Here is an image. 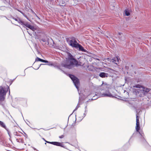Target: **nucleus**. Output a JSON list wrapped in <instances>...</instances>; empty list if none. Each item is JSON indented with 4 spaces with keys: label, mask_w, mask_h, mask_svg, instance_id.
<instances>
[{
    "label": "nucleus",
    "mask_w": 151,
    "mask_h": 151,
    "mask_svg": "<svg viewBox=\"0 0 151 151\" xmlns=\"http://www.w3.org/2000/svg\"><path fill=\"white\" fill-rule=\"evenodd\" d=\"M69 76L73 81L75 86L78 89V86L80 84L78 79L72 75L69 74Z\"/></svg>",
    "instance_id": "6"
},
{
    "label": "nucleus",
    "mask_w": 151,
    "mask_h": 151,
    "mask_svg": "<svg viewBox=\"0 0 151 151\" xmlns=\"http://www.w3.org/2000/svg\"><path fill=\"white\" fill-rule=\"evenodd\" d=\"M41 41H42V42H46V40H45V39H42L41 40H40V42H41Z\"/></svg>",
    "instance_id": "24"
},
{
    "label": "nucleus",
    "mask_w": 151,
    "mask_h": 151,
    "mask_svg": "<svg viewBox=\"0 0 151 151\" xmlns=\"http://www.w3.org/2000/svg\"><path fill=\"white\" fill-rule=\"evenodd\" d=\"M78 108V106H77L76 108H75V109L73 110V112L74 111H76V110H77Z\"/></svg>",
    "instance_id": "27"
},
{
    "label": "nucleus",
    "mask_w": 151,
    "mask_h": 151,
    "mask_svg": "<svg viewBox=\"0 0 151 151\" xmlns=\"http://www.w3.org/2000/svg\"><path fill=\"white\" fill-rule=\"evenodd\" d=\"M12 19L15 20L17 22L21 24L22 25H24L25 24V22H24V21H22L19 18H15L14 17H13Z\"/></svg>",
    "instance_id": "9"
},
{
    "label": "nucleus",
    "mask_w": 151,
    "mask_h": 151,
    "mask_svg": "<svg viewBox=\"0 0 151 151\" xmlns=\"http://www.w3.org/2000/svg\"><path fill=\"white\" fill-rule=\"evenodd\" d=\"M51 144L53 145H56L57 146H60L62 147H64V145L63 144L60 142H51Z\"/></svg>",
    "instance_id": "10"
},
{
    "label": "nucleus",
    "mask_w": 151,
    "mask_h": 151,
    "mask_svg": "<svg viewBox=\"0 0 151 151\" xmlns=\"http://www.w3.org/2000/svg\"><path fill=\"white\" fill-rule=\"evenodd\" d=\"M0 126L2 127L5 129H6V127L5 125V124L3 122L1 121H0Z\"/></svg>",
    "instance_id": "16"
},
{
    "label": "nucleus",
    "mask_w": 151,
    "mask_h": 151,
    "mask_svg": "<svg viewBox=\"0 0 151 151\" xmlns=\"http://www.w3.org/2000/svg\"><path fill=\"white\" fill-rule=\"evenodd\" d=\"M7 90L2 86H0V104H1L2 101H3L5 99L7 91L9 90V94L10 93V90L9 86H7Z\"/></svg>",
    "instance_id": "3"
},
{
    "label": "nucleus",
    "mask_w": 151,
    "mask_h": 151,
    "mask_svg": "<svg viewBox=\"0 0 151 151\" xmlns=\"http://www.w3.org/2000/svg\"><path fill=\"white\" fill-rule=\"evenodd\" d=\"M47 65L46 64H41L40 65Z\"/></svg>",
    "instance_id": "31"
},
{
    "label": "nucleus",
    "mask_w": 151,
    "mask_h": 151,
    "mask_svg": "<svg viewBox=\"0 0 151 151\" xmlns=\"http://www.w3.org/2000/svg\"><path fill=\"white\" fill-rule=\"evenodd\" d=\"M50 65H52V64H50Z\"/></svg>",
    "instance_id": "35"
},
{
    "label": "nucleus",
    "mask_w": 151,
    "mask_h": 151,
    "mask_svg": "<svg viewBox=\"0 0 151 151\" xmlns=\"http://www.w3.org/2000/svg\"><path fill=\"white\" fill-rule=\"evenodd\" d=\"M77 48H78L80 50L84 52H86V50L84 49L83 47L80 45L78 44Z\"/></svg>",
    "instance_id": "12"
},
{
    "label": "nucleus",
    "mask_w": 151,
    "mask_h": 151,
    "mask_svg": "<svg viewBox=\"0 0 151 151\" xmlns=\"http://www.w3.org/2000/svg\"><path fill=\"white\" fill-rule=\"evenodd\" d=\"M27 29V30H28V29L27 28V29Z\"/></svg>",
    "instance_id": "36"
},
{
    "label": "nucleus",
    "mask_w": 151,
    "mask_h": 151,
    "mask_svg": "<svg viewBox=\"0 0 151 151\" xmlns=\"http://www.w3.org/2000/svg\"><path fill=\"white\" fill-rule=\"evenodd\" d=\"M40 66H40L39 67H38V68L37 69H38L39 68Z\"/></svg>",
    "instance_id": "34"
},
{
    "label": "nucleus",
    "mask_w": 151,
    "mask_h": 151,
    "mask_svg": "<svg viewBox=\"0 0 151 151\" xmlns=\"http://www.w3.org/2000/svg\"><path fill=\"white\" fill-rule=\"evenodd\" d=\"M64 137V135H61L59 137V138H60L61 139V138Z\"/></svg>",
    "instance_id": "26"
},
{
    "label": "nucleus",
    "mask_w": 151,
    "mask_h": 151,
    "mask_svg": "<svg viewBox=\"0 0 151 151\" xmlns=\"http://www.w3.org/2000/svg\"><path fill=\"white\" fill-rule=\"evenodd\" d=\"M46 142L48 143L51 144V143H52L51 142H48V141H46Z\"/></svg>",
    "instance_id": "28"
},
{
    "label": "nucleus",
    "mask_w": 151,
    "mask_h": 151,
    "mask_svg": "<svg viewBox=\"0 0 151 151\" xmlns=\"http://www.w3.org/2000/svg\"><path fill=\"white\" fill-rule=\"evenodd\" d=\"M24 26L28 28L33 31H34L36 30V28H35L34 26L29 24L28 22H26Z\"/></svg>",
    "instance_id": "8"
},
{
    "label": "nucleus",
    "mask_w": 151,
    "mask_h": 151,
    "mask_svg": "<svg viewBox=\"0 0 151 151\" xmlns=\"http://www.w3.org/2000/svg\"><path fill=\"white\" fill-rule=\"evenodd\" d=\"M124 13L125 15L127 16H128L130 15V12L128 9H126L124 11Z\"/></svg>",
    "instance_id": "18"
},
{
    "label": "nucleus",
    "mask_w": 151,
    "mask_h": 151,
    "mask_svg": "<svg viewBox=\"0 0 151 151\" xmlns=\"http://www.w3.org/2000/svg\"><path fill=\"white\" fill-rule=\"evenodd\" d=\"M25 17H26L28 20H29V19L28 18V17H27V16L25 15L24 13L22 14Z\"/></svg>",
    "instance_id": "23"
},
{
    "label": "nucleus",
    "mask_w": 151,
    "mask_h": 151,
    "mask_svg": "<svg viewBox=\"0 0 151 151\" xmlns=\"http://www.w3.org/2000/svg\"><path fill=\"white\" fill-rule=\"evenodd\" d=\"M142 90L144 91L145 95L147 93L150 91L149 89L147 88L142 87Z\"/></svg>",
    "instance_id": "15"
},
{
    "label": "nucleus",
    "mask_w": 151,
    "mask_h": 151,
    "mask_svg": "<svg viewBox=\"0 0 151 151\" xmlns=\"http://www.w3.org/2000/svg\"><path fill=\"white\" fill-rule=\"evenodd\" d=\"M109 85L106 83H102L101 86L103 88H105V92H102L101 93V94L99 95V96L101 97H111L112 96V94L110 93L109 90L108 89Z\"/></svg>",
    "instance_id": "2"
},
{
    "label": "nucleus",
    "mask_w": 151,
    "mask_h": 151,
    "mask_svg": "<svg viewBox=\"0 0 151 151\" xmlns=\"http://www.w3.org/2000/svg\"><path fill=\"white\" fill-rule=\"evenodd\" d=\"M133 87H134V88H142V86H140V85H139V84L135 85H134V86H133Z\"/></svg>",
    "instance_id": "20"
},
{
    "label": "nucleus",
    "mask_w": 151,
    "mask_h": 151,
    "mask_svg": "<svg viewBox=\"0 0 151 151\" xmlns=\"http://www.w3.org/2000/svg\"><path fill=\"white\" fill-rule=\"evenodd\" d=\"M150 1H151V0H150Z\"/></svg>",
    "instance_id": "37"
},
{
    "label": "nucleus",
    "mask_w": 151,
    "mask_h": 151,
    "mask_svg": "<svg viewBox=\"0 0 151 151\" xmlns=\"http://www.w3.org/2000/svg\"><path fill=\"white\" fill-rule=\"evenodd\" d=\"M20 12L22 13V14H23L24 13L22 12V11H21V12Z\"/></svg>",
    "instance_id": "30"
},
{
    "label": "nucleus",
    "mask_w": 151,
    "mask_h": 151,
    "mask_svg": "<svg viewBox=\"0 0 151 151\" xmlns=\"http://www.w3.org/2000/svg\"><path fill=\"white\" fill-rule=\"evenodd\" d=\"M119 59L118 57H116L115 58H114L112 59L113 62H114L116 64H117V63L119 62Z\"/></svg>",
    "instance_id": "14"
},
{
    "label": "nucleus",
    "mask_w": 151,
    "mask_h": 151,
    "mask_svg": "<svg viewBox=\"0 0 151 151\" xmlns=\"http://www.w3.org/2000/svg\"><path fill=\"white\" fill-rule=\"evenodd\" d=\"M69 45L72 47L76 48H77L78 44L75 38L73 37H72L66 39Z\"/></svg>",
    "instance_id": "5"
},
{
    "label": "nucleus",
    "mask_w": 151,
    "mask_h": 151,
    "mask_svg": "<svg viewBox=\"0 0 151 151\" xmlns=\"http://www.w3.org/2000/svg\"><path fill=\"white\" fill-rule=\"evenodd\" d=\"M5 7H1L0 8V9L1 10H4L5 9Z\"/></svg>",
    "instance_id": "25"
},
{
    "label": "nucleus",
    "mask_w": 151,
    "mask_h": 151,
    "mask_svg": "<svg viewBox=\"0 0 151 151\" xmlns=\"http://www.w3.org/2000/svg\"><path fill=\"white\" fill-rule=\"evenodd\" d=\"M85 113L83 114V116H82L81 117L82 119H83L86 115V113L87 111V106H86L85 107Z\"/></svg>",
    "instance_id": "17"
},
{
    "label": "nucleus",
    "mask_w": 151,
    "mask_h": 151,
    "mask_svg": "<svg viewBox=\"0 0 151 151\" xmlns=\"http://www.w3.org/2000/svg\"><path fill=\"white\" fill-rule=\"evenodd\" d=\"M14 134L15 135L17 136H19V134L18 132H14Z\"/></svg>",
    "instance_id": "22"
},
{
    "label": "nucleus",
    "mask_w": 151,
    "mask_h": 151,
    "mask_svg": "<svg viewBox=\"0 0 151 151\" xmlns=\"http://www.w3.org/2000/svg\"><path fill=\"white\" fill-rule=\"evenodd\" d=\"M43 140H44L45 142H46V140H45V139L44 138H43Z\"/></svg>",
    "instance_id": "33"
},
{
    "label": "nucleus",
    "mask_w": 151,
    "mask_h": 151,
    "mask_svg": "<svg viewBox=\"0 0 151 151\" xmlns=\"http://www.w3.org/2000/svg\"><path fill=\"white\" fill-rule=\"evenodd\" d=\"M136 95L139 97L143 96L145 95L144 91L142 89H138L135 90Z\"/></svg>",
    "instance_id": "7"
},
{
    "label": "nucleus",
    "mask_w": 151,
    "mask_h": 151,
    "mask_svg": "<svg viewBox=\"0 0 151 151\" xmlns=\"http://www.w3.org/2000/svg\"><path fill=\"white\" fill-rule=\"evenodd\" d=\"M36 61H41L45 63H48V62L47 60H45L40 59L38 57H37L35 60Z\"/></svg>",
    "instance_id": "13"
},
{
    "label": "nucleus",
    "mask_w": 151,
    "mask_h": 151,
    "mask_svg": "<svg viewBox=\"0 0 151 151\" xmlns=\"http://www.w3.org/2000/svg\"><path fill=\"white\" fill-rule=\"evenodd\" d=\"M18 10V11H19V12H21V11H20V10Z\"/></svg>",
    "instance_id": "32"
},
{
    "label": "nucleus",
    "mask_w": 151,
    "mask_h": 151,
    "mask_svg": "<svg viewBox=\"0 0 151 151\" xmlns=\"http://www.w3.org/2000/svg\"><path fill=\"white\" fill-rule=\"evenodd\" d=\"M62 2V4H64V3H63V1H62V0H55V1L56 2L57 4V5H60V2Z\"/></svg>",
    "instance_id": "19"
},
{
    "label": "nucleus",
    "mask_w": 151,
    "mask_h": 151,
    "mask_svg": "<svg viewBox=\"0 0 151 151\" xmlns=\"http://www.w3.org/2000/svg\"><path fill=\"white\" fill-rule=\"evenodd\" d=\"M28 33H29V34L30 35V36H32V34H31V33H29V32L28 31H27Z\"/></svg>",
    "instance_id": "29"
},
{
    "label": "nucleus",
    "mask_w": 151,
    "mask_h": 151,
    "mask_svg": "<svg viewBox=\"0 0 151 151\" xmlns=\"http://www.w3.org/2000/svg\"><path fill=\"white\" fill-rule=\"evenodd\" d=\"M136 129L137 132H139L140 135L141 136L140 137L142 139V140L144 142L146 140L145 139L144 137V134L143 133H141L140 132H139V131L140 129V126H139V119L138 116V114H136Z\"/></svg>",
    "instance_id": "4"
},
{
    "label": "nucleus",
    "mask_w": 151,
    "mask_h": 151,
    "mask_svg": "<svg viewBox=\"0 0 151 151\" xmlns=\"http://www.w3.org/2000/svg\"><path fill=\"white\" fill-rule=\"evenodd\" d=\"M99 76L102 78H105V77H108L109 76L108 74L105 73L104 72H102L100 73L99 74Z\"/></svg>",
    "instance_id": "11"
},
{
    "label": "nucleus",
    "mask_w": 151,
    "mask_h": 151,
    "mask_svg": "<svg viewBox=\"0 0 151 151\" xmlns=\"http://www.w3.org/2000/svg\"><path fill=\"white\" fill-rule=\"evenodd\" d=\"M17 141L18 142H21L22 143H23V141L22 139H17Z\"/></svg>",
    "instance_id": "21"
},
{
    "label": "nucleus",
    "mask_w": 151,
    "mask_h": 151,
    "mask_svg": "<svg viewBox=\"0 0 151 151\" xmlns=\"http://www.w3.org/2000/svg\"><path fill=\"white\" fill-rule=\"evenodd\" d=\"M68 54V60L67 61L66 64L62 63L58 67L59 69L61 70H62L61 69V67L70 69L74 65H76V66L78 65L77 61L73 58L72 55L69 52Z\"/></svg>",
    "instance_id": "1"
}]
</instances>
